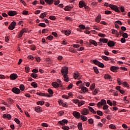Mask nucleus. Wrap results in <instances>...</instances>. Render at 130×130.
I'll list each match as a JSON object with an SVG mask.
<instances>
[{
  "label": "nucleus",
  "mask_w": 130,
  "mask_h": 130,
  "mask_svg": "<svg viewBox=\"0 0 130 130\" xmlns=\"http://www.w3.org/2000/svg\"><path fill=\"white\" fill-rule=\"evenodd\" d=\"M30 47L31 50H35V49H36V46H35L34 45L30 46Z\"/></svg>",
  "instance_id": "5fc2aeb1"
},
{
  "label": "nucleus",
  "mask_w": 130,
  "mask_h": 130,
  "mask_svg": "<svg viewBox=\"0 0 130 130\" xmlns=\"http://www.w3.org/2000/svg\"><path fill=\"white\" fill-rule=\"evenodd\" d=\"M74 78H75V80L76 79H78V78H79V77H80V73H79V72L75 73L74 74Z\"/></svg>",
  "instance_id": "bb28decb"
},
{
  "label": "nucleus",
  "mask_w": 130,
  "mask_h": 130,
  "mask_svg": "<svg viewBox=\"0 0 130 130\" xmlns=\"http://www.w3.org/2000/svg\"><path fill=\"white\" fill-rule=\"evenodd\" d=\"M103 109H104V110H106V109H108V105H105L103 107Z\"/></svg>",
  "instance_id": "e2e57ef3"
},
{
  "label": "nucleus",
  "mask_w": 130,
  "mask_h": 130,
  "mask_svg": "<svg viewBox=\"0 0 130 130\" xmlns=\"http://www.w3.org/2000/svg\"><path fill=\"white\" fill-rule=\"evenodd\" d=\"M14 121H15V122H16V123H17V124H20V120H19V119L15 118L14 119Z\"/></svg>",
  "instance_id": "37998d69"
},
{
  "label": "nucleus",
  "mask_w": 130,
  "mask_h": 130,
  "mask_svg": "<svg viewBox=\"0 0 130 130\" xmlns=\"http://www.w3.org/2000/svg\"><path fill=\"white\" fill-rule=\"evenodd\" d=\"M73 7L67 6L64 8V11H71V9H73Z\"/></svg>",
  "instance_id": "473e14b6"
},
{
  "label": "nucleus",
  "mask_w": 130,
  "mask_h": 130,
  "mask_svg": "<svg viewBox=\"0 0 130 130\" xmlns=\"http://www.w3.org/2000/svg\"><path fill=\"white\" fill-rule=\"evenodd\" d=\"M47 32H48V29L45 28V29H43L42 30V33L43 34H44V33H47Z\"/></svg>",
  "instance_id": "09e8293b"
},
{
  "label": "nucleus",
  "mask_w": 130,
  "mask_h": 130,
  "mask_svg": "<svg viewBox=\"0 0 130 130\" xmlns=\"http://www.w3.org/2000/svg\"><path fill=\"white\" fill-rule=\"evenodd\" d=\"M93 63L98 66L100 68H104V64L103 63H101V62L97 60V59L93 60Z\"/></svg>",
  "instance_id": "f03ea898"
},
{
  "label": "nucleus",
  "mask_w": 130,
  "mask_h": 130,
  "mask_svg": "<svg viewBox=\"0 0 130 130\" xmlns=\"http://www.w3.org/2000/svg\"><path fill=\"white\" fill-rule=\"evenodd\" d=\"M62 75H68L69 74V68L68 67H63L61 70Z\"/></svg>",
  "instance_id": "7ed1b4c3"
},
{
  "label": "nucleus",
  "mask_w": 130,
  "mask_h": 130,
  "mask_svg": "<svg viewBox=\"0 0 130 130\" xmlns=\"http://www.w3.org/2000/svg\"><path fill=\"white\" fill-rule=\"evenodd\" d=\"M16 25L17 23L15 21H13L10 24L8 29H9V30H14Z\"/></svg>",
  "instance_id": "39448f33"
},
{
  "label": "nucleus",
  "mask_w": 130,
  "mask_h": 130,
  "mask_svg": "<svg viewBox=\"0 0 130 130\" xmlns=\"http://www.w3.org/2000/svg\"><path fill=\"white\" fill-rule=\"evenodd\" d=\"M71 33H72V31H71V30H67L65 31L64 34H65V35L69 36V35H70L71 34Z\"/></svg>",
  "instance_id": "e433bc0d"
},
{
  "label": "nucleus",
  "mask_w": 130,
  "mask_h": 130,
  "mask_svg": "<svg viewBox=\"0 0 130 130\" xmlns=\"http://www.w3.org/2000/svg\"><path fill=\"white\" fill-rule=\"evenodd\" d=\"M48 92L49 93H50V95H52L53 94V91H52V89L50 88L48 89Z\"/></svg>",
  "instance_id": "49530a36"
},
{
  "label": "nucleus",
  "mask_w": 130,
  "mask_h": 130,
  "mask_svg": "<svg viewBox=\"0 0 130 130\" xmlns=\"http://www.w3.org/2000/svg\"><path fill=\"white\" fill-rule=\"evenodd\" d=\"M89 42L91 44H93V45H94V46H97V42H96V41H93V40H90Z\"/></svg>",
  "instance_id": "cd10ccee"
},
{
  "label": "nucleus",
  "mask_w": 130,
  "mask_h": 130,
  "mask_svg": "<svg viewBox=\"0 0 130 130\" xmlns=\"http://www.w3.org/2000/svg\"><path fill=\"white\" fill-rule=\"evenodd\" d=\"M12 92H13V93H15V94H20V89L17 88V87H13L12 88Z\"/></svg>",
  "instance_id": "9d476101"
},
{
  "label": "nucleus",
  "mask_w": 130,
  "mask_h": 130,
  "mask_svg": "<svg viewBox=\"0 0 130 130\" xmlns=\"http://www.w3.org/2000/svg\"><path fill=\"white\" fill-rule=\"evenodd\" d=\"M120 41H121V43H125V41H126L125 38H121Z\"/></svg>",
  "instance_id": "0e129e2a"
},
{
  "label": "nucleus",
  "mask_w": 130,
  "mask_h": 130,
  "mask_svg": "<svg viewBox=\"0 0 130 130\" xmlns=\"http://www.w3.org/2000/svg\"><path fill=\"white\" fill-rule=\"evenodd\" d=\"M107 102L109 104V105H110V106H112L113 103H112V102H111V101L110 100H108L107 101Z\"/></svg>",
  "instance_id": "052dcab7"
},
{
  "label": "nucleus",
  "mask_w": 130,
  "mask_h": 130,
  "mask_svg": "<svg viewBox=\"0 0 130 130\" xmlns=\"http://www.w3.org/2000/svg\"><path fill=\"white\" fill-rule=\"evenodd\" d=\"M46 15H47V14L46 13V12H44V13H42L41 15H40V18L41 19H44V18H45V17H46Z\"/></svg>",
  "instance_id": "5701e85b"
},
{
  "label": "nucleus",
  "mask_w": 130,
  "mask_h": 130,
  "mask_svg": "<svg viewBox=\"0 0 130 130\" xmlns=\"http://www.w3.org/2000/svg\"><path fill=\"white\" fill-rule=\"evenodd\" d=\"M39 26L40 27H46V24H45V23H41L40 24H39Z\"/></svg>",
  "instance_id": "a18cd8bd"
},
{
  "label": "nucleus",
  "mask_w": 130,
  "mask_h": 130,
  "mask_svg": "<svg viewBox=\"0 0 130 130\" xmlns=\"http://www.w3.org/2000/svg\"><path fill=\"white\" fill-rule=\"evenodd\" d=\"M37 95H38L39 96H44V97H51V95L48 94V93L42 92H37Z\"/></svg>",
  "instance_id": "1a4fd4ad"
},
{
  "label": "nucleus",
  "mask_w": 130,
  "mask_h": 130,
  "mask_svg": "<svg viewBox=\"0 0 130 130\" xmlns=\"http://www.w3.org/2000/svg\"><path fill=\"white\" fill-rule=\"evenodd\" d=\"M102 58L104 59V60L108 61L109 60V58L106 56L102 55Z\"/></svg>",
  "instance_id": "7c9ffc66"
},
{
  "label": "nucleus",
  "mask_w": 130,
  "mask_h": 130,
  "mask_svg": "<svg viewBox=\"0 0 130 130\" xmlns=\"http://www.w3.org/2000/svg\"><path fill=\"white\" fill-rule=\"evenodd\" d=\"M45 3L48 5H52L53 4V0H45Z\"/></svg>",
  "instance_id": "a878e982"
},
{
  "label": "nucleus",
  "mask_w": 130,
  "mask_h": 130,
  "mask_svg": "<svg viewBox=\"0 0 130 130\" xmlns=\"http://www.w3.org/2000/svg\"><path fill=\"white\" fill-rule=\"evenodd\" d=\"M69 51L70 52H72L73 53H77V51L75 50V49H74V48H72V47H70L69 48Z\"/></svg>",
  "instance_id": "2f4dec72"
},
{
  "label": "nucleus",
  "mask_w": 130,
  "mask_h": 130,
  "mask_svg": "<svg viewBox=\"0 0 130 130\" xmlns=\"http://www.w3.org/2000/svg\"><path fill=\"white\" fill-rule=\"evenodd\" d=\"M85 104V101H82L81 102H78V106L79 107H81L82 105H84Z\"/></svg>",
  "instance_id": "c756f323"
},
{
  "label": "nucleus",
  "mask_w": 130,
  "mask_h": 130,
  "mask_svg": "<svg viewBox=\"0 0 130 130\" xmlns=\"http://www.w3.org/2000/svg\"><path fill=\"white\" fill-rule=\"evenodd\" d=\"M47 39H48V40H52V39H53V36L50 35L47 37Z\"/></svg>",
  "instance_id": "4d7b16f0"
},
{
  "label": "nucleus",
  "mask_w": 130,
  "mask_h": 130,
  "mask_svg": "<svg viewBox=\"0 0 130 130\" xmlns=\"http://www.w3.org/2000/svg\"><path fill=\"white\" fill-rule=\"evenodd\" d=\"M3 117L4 118H6V117H7L8 119L10 120L12 118V116L10 114H5L3 115Z\"/></svg>",
  "instance_id": "2eb2a0df"
},
{
  "label": "nucleus",
  "mask_w": 130,
  "mask_h": 130,
  "mask_svg": "<svg viewBox=\"0 0 130 130\" xmlns=\"http://www.w3.org/2000/svg\"><path fill=\"white\" fill-rule=\"evenodd\" d=\"M109 8H110L111 10L115 11V12H117V13H120V11L118 9V7L114 5L110 4Z\"/></svg>",
  "instance_id": "f257e3e1"
},
{
  "label": "nucleus",
  "mask_w": 130,
  "mask_h": 130,
  "mask_svg": "<svg viewBox=\"0 0 130 130\" xmlns=\"http://www.w3.org/2000/svg\"><path fill=\"white\" fill-rule=\"evenodd\" d=\"M49 19L52 20H54L56 19V17L55 16H49Z\"/></svg>",
  "instance_id": "3c124183"
},
{
  "label": "nucleus",
  "mask_w": 130,
  "mask_h": 130,
  "mask_svg": "<svg viewBox=\"0 0 130 130\" xmlns=\"http://www.w3.org/2000/svg\"><path fill=\"white\" fill-rule=\"evenodd\" d=\"M63 78L65 82H69V76H68V74H64L63 75Z\"/></svg>",
  "instance_id": "b1692460"
},
{
  "label": "nucleus",
  "mask_w": 130,
  "mask_h": 130,
  "mask_svg": "<svg viewBox=\"0 0 130 130\" xmlns=\"http://www.w3.org/2000/svg\"><path fill=\"white\" fill-rule=\"evenodd\" d=\"M104 79H105L106 80V79L110 80V79H111V76H110V75L106 74V75H105Z\"/></svg>",
  "instance_id": "4be33fe9"
},
{
  "label": "nucleus",
  "mask_w": 130,
  "mask_h": 130,
  "mask_svg": "<svg viewBox=\"0 0 130 130\" xmlns=\"http://www.w3.org/2000/svg\"><path fill=\"white\" fill-rule=\"evenodd\" d=\"M73 115L74 116V117L77 118L78 119H79V118H80V117H81V114H80L79 112L77 111L73 112Z\"/></svg>",
  "instance_id": "0eeeda50"
},
{
  "label": "nucleus",
  "mask_w": 130,
  "mask_h": 130,
  "mask_svg": "<svg viewBox=\"0 0 130 130\" xmlns=\"http://www.w3.org/2000/svg\"><path fill=\"white\" fill-rule=\"evenodd\" d=\"M88 122H89V123L90 124H93V119H92V118L89 119L88 120Z\"/></svg>",
  "instance_id": "603ef678"
},
{
  "label": "nucleus",
  "mask_w": 130,
  "mask_h": 130,
  "mask_svg": "<svg viewBox=\"0 0 130 130\" xmlns=\"http://www.w3.org/2000/svg\"><path fill=\"white\" fill-rule=\"evenodd\" d=\"M79 28H80V29H82V30H84V29L86 28V27L85 26V25H83V24H80L79 25Z\"/></svg>",
  "instance_id": "79ce46f5"
},
{
  "label": "nucleus",
  "mask_w": 130,
  "mask_h": 130,
  "mask_svg": "<svg viewBox=\"0 0 130 130\" xmlns=\"http://www.w3.org/2000/svg\"><path fill=\"white\" fill-rule=\"evenodd\" d=\"M25 69L26 73H29V72H30V68L29 67H25Z\"/></svg>",
  "instance_id": "13d9d810"
},
{
  "label": "nucleus",
  "mask_w": 130,
  "mask_h": 130,
  "mask_svg": "<svg viewBox=\"0 0 130 130\" xmlns=\"http://www.w3.org/2000/svg\"><path fill=\"white\" fill-rule=\"evenodd\" d=\"M21 31L22 32V33L23 34H24V33H26V32L28 31V28H23Z\"/></svg>",
  "instance_id": "a19ab883"
},
{
  "label": "nucleus",
  "mask_w": 130,
  "mask_h": 130,
  "mask_svg": "<svg viewBox=\"0 0 130 130\" xmlns=\"http://www.w3.org/2000/svg\"><path fill=\"white\" fill-rule=\"evenodd\" d=\"M30 77H31V78H34V79H36V78L38 77V75L36 73H32L30 75Z\"/></svg>",
  "instance_id": "c85d7f7f"
},
{
  "label": "nucleus",
  "mask_w": 130,
  "mask_h": 130,
  "mask_svg": "<svg viewBox=\"0 0 130 130\" xmlns=\"http://www.w3.org/2000/svg\"><path fill=\"white\" fill-rule=\"evenodd\" d=\"M93 69L95 74H99V70H98V68H97V67H94Z\"/></svg>",
  "instance_id": "f704fd0d"
},
{
  "label": "nucleus",
  "mask_w": 130,
  "mask_h": 130,
  "mask_svg": "<svg viewBox=\"0 0 130 130\" xmlns=\"http://www.w3.org/2000/svg\"><path fill=\"white\" fill-rule=\"evenodd\" d=\"M84 84H82V87H81L80 88L81 89V90L82 92H80V93H86L88 91V88L87 87H84Z\"/></svg>",
  "instance_id": "9b49d317"
},
{
  "label": "nucleus",
  "mask_w": 130,
  "mask_h": 130,
  "mask_svg": "<svg viewBox=\"0 0 130 130\" xmlns=\"http://www.w3.org/2000/svg\"><path fill=\"white\" fill-rule=\"evenodd\" d=\"M18 78V75L16 73L11 74L10 76V80H16Z\"/></svg>",
  "instance_id": "6e6552de"
},
{
  "label": "nucleus",
  "mask_w": 130,
  "mask_h": 130,
  "mask_svg": "<svg viewBox=\"0 0 130 130\" xmlns=\"http://www.w3.org/2000/svg\"><path fill=\"white\" fill-rule=\"evenodd\" d=\"M99 91V90L96 88L93 92V95H96L97 93Z\"/></svg>",
  "instance_id": "6e6d98bb"
},
{
  "label": "nucleus",
  "mask_w": 130,
  "mask_h": 130,
  "mask_svg": "<svg viewBox=\"0 0 130 130\" xmlns=\"http://www.w3.org/2000/svg\"><path fill=\"white\" fill-rule=\"evenodd\" d=\"M90 90H94L95 89V83H93L90 87Z\"/></svg>",
  "instance_id": "864d4df0"
},
{
  "label": "nucleus",
  "mask_w": 130,
  "mask_h": 130,
  "mask_svg": "<svg viewBox=\"0 0 130 130\" xmlns=\"http://www.w3.org/2000/svg\"><path fill=\"white\" fill-rule=\"evenodd\" d=\"M118 67H114V66H112L110 68V70L111 72H115L116 70H118Z\"/></svg>",
  "instance_id": "a211bd4d"
},
{
  "label": "nucleus",
  "mask_w": 130,
  "mask_h": 130,
  "mask_svg": "<svg viewBox=\"0 0 130 130\" xmlns=\"http://www.w3.org/2000/svg\"><path fill=\"white\" fill-rule=\"evenodd\" d=\"M118 31L114 29H112V34H116Z\"/></svg>",
  "instance_id": "680f3d73"
},
{
  "label": "nucleus",
  "mask_w": 130,
  "mask_h": 130,
  "mask_svg": "<svg viewBox=\"0 0 130 130\" xmlns=\"http://www.w3.org/2000/svg\"><path fill=\"white\" fill-rule=\"evenodd\" d=\"M43 105L44 104V101H39L37 102V105Z\"/></svg>",
  "instance_id": "de8ad7c7"
},
{
  "label": "nucleus",
  "mask_w": 130,
  "mask_h": 130,
  "mask_svg": "<svg viewBox=\"0 0 130 130\" xmlns=\"http://www.w3.org/2000/svg\"><path fill=\"white\" fill-rule=\"evenodd\" d=\"M123 85L124 87H127V88L129 87V85L126 82H123Z\"/></svg>",
  "instance_id": "ea45409f"
},
{
  "label": "nucleus",
  "mask_w": 130,
  "mask_h": 130,
  "mask_svg": "<svg viewBox=\"0 0 130 130\" xmlns=\"http://www.w3.org/2000/svg\"><path fill=\"white\" fill-rule=\"evenodd\" d=\"M31 86H32V87H34V88H37L38 87L37 83H36V82H32L31 84Z\"/></svg>",
  "instance_id": "c9c22d12"
},
{
  "label": "nucleus",
  "mask_w": 130,
  "mask_h": 130,
  "mask_svg": "<svg viewBox=\"0 0 130 130\" xmlns=\"http://www.w3.org/2000/svg\"><path fill=\"white\" fill-rule=\"evenodd\" d=\"M78 128L79 130H83V124L82 123H79L78 124Z\"/></svg>",
  "instance_id": "393cba45"
},
{
  "label": "nucleus",
  "mask_w": 130,
  "mask_h": 130,
  "mask_svg": "<svg viewBox=\"0 0 130 130\" xmlns=\"http://www.w3.org/2000/svg\"><path fill=\"white\" fill-rule=\"evenodd\" d=\"M79 6L80 8H83V7H85V3L84 1H80L79 2Z\"/></svg>",
  "instance_id": "412c9836"
},
{
  "label": "nucleus",
  "mask_w": 130,
  "mask_h": 130,
  "mask_svg": "<svg viewBox=\"0 0 130 130\" xmlns=\"http://www.w3.org/2000/svg\"><path fill=\"white\" fill-rule=\"evenodd\" d=\"M101 102L103 105H105V104H106V101L105 100H101Z\"/></svg>",
  "instance_id": "69168bd1"
},
{
  "label": "nucleus",
  "mask_w": 130,
  "mask_h": 130,
  "mask_svg": "<svg viewBox=\"0 0 130 130\" xmlns=\"http://www.w3.org/2000/svg\"><path fill=\"white\" fill-rule=\"evenodd\" d=\"M84 115H80V118H81V120H83V121H87V119H88V118H87V117H86Z\"/></svg>",
  "instance_id": "dca6fc26"
},
{
  "label": "nucleus",
  "mask_w": 130,
  "mask_h": 130,
  "mask_svg": "<svg viewBox=\"0 0 130 130\" xmlns=\"http://www.w3.org/2000/svg\"><path fill=\"white\" fill-rule=\"evenodd\" d=\"M88 108L89 109L88 110H89V111H90V112H92V113H93V114H96V111H95V110H94V109H93V108L88 106Z\"/></svg>",
  "instance_id": "f3484780"
},
{
  "label": "nucleus",
  "mask_w": 130,
  "mask_h": 130,
  "mask_svg": "<svg viewBox=\"0 0 130 130\" xmlns=\"http://www.w3.org/2000/svg\"><path fill=\"white\" fill-rule=\"evenodd\" d=\"M101 21V15H99L95 18V21L97 23H99Z\"/></svg>",
  "instance_id": "6ab92c4d"
},
{
  "label": "nucleus",
  "mask_w": 130,
  "mask_h": 130,
  "mask_svg": "<svg viewBox=\"0 0 130 130\" xmlns=\"http://www.w3.org/2000/svg\"><path fill=\"white\" fill-rule=\"evenodd\" d=\"M52 86L56 89L59 87V84L56 82H54L52 83Z\"/></svg>",
  "instance_id": "ddd939ff"
},
{
  "label": "nucleus",
  "mask_w": 130,
  "mask_h": 130,
  "mask_svg": "<svg viewBox=\"0 0 130 130\" xmlns=\"http://www.w3.org/2000/svg\"><path fill=\"white\" fill-rule=\"evenodd\" d=\"M19 88L21 91H24L25 90V86L23 84L20 85Z\"/></svg>",
  "instance_id": "58836bf2"
},
{
  "label": "nucleus",
  "mask_w": 130,
  "mask_h": 130,
  "mask_svg": "<svg viewBox=\"0 0 130 130\" xmlns=\"http://www.w3.org/2000/svg\"><path fill=\"white\" fill-rule=\"evenodd\" d=\"M52 35H53V36H54V37H58V35H57V33H56V32H52Z\"/></svg>",
  "instance_id": "774afa93"
},
{
  "label": "nucleus",
  "mask_w": 130,
  "mask_h": 130,
  "mask_svg": "<svg viewBox=\"0 0 130 130\" xmlns=\"http://www.w3.org/2000/svg\"><path fill=\"white\" fill-rule=\"evenodd\" d=\"M90 113V111L87 108H84L81 111V114L82 115H88Z\"/></svg>",
  "instance_id": "20e7f679"
},
{
  "label": "nucleus",
  "mask_w": 130,
  "mask_h": 130,
  "mask_svg": "<svg viewBox=\"0 0 130 130\" xmlns=\"http://www.w3.org/2000/svg\"><path fill=\"white\" fill-rule=\"evenodd\" d=\"M8 101L9 102V103H10L11 104H13V103H14V100H13V99L10 98L8 99Z\"/></svg>",
  "instance_id": "8fccbe9b"
},
{
  "label": "nucleus",
  "mask_w": 130,
  "mask_h": 130,
  "mask_svg": "<svg viewBox=\"0 0 130 130\" xmlns=\"http://www.w3.org/2000/svg\"><path fill=\"white\" fill-rule=\"evenodd\" d=\"M109 128H111L112 129H116V127L115 125L111 124L109 125Z\"/></svg>",
  "instance_id": "72a5a7b5"
},
{
  "label": "nucleus",
  "mask_w": 130,
  "mask_h": 130,
  "mask_svg": "<svg viewBox=\"0 0 130 130\" xmlns=\"http://www.w3.org/2000/svg\"><path fill=\"white\" fill-rule=\"evenodd\" d=\"M100 42L103 43H107L108 42V39H100Z\"/></svg>",
  "instance_id": "aec40b11"
},
{
  "label": "nucleus",
  "mask_w": 130,
  "mask_h": 130,
  "mask_svg": "<svg viewBox=\"0 0 130 130\" xmlns=\"http://www.w3.org/2000/svg\"><path fill=\"white\" fill-rule=\"evenodd\" d=\"M122 37L123 38H127V37H128V35L126 33H124L122 35Z\"/></svg>",
  "instance_id": "bf43d9fd"
},
{
  "label": "nucleus",
  "mask_w": 130,
  "mask_h": 130,
  "mask_svg": "<svg viewBox=\"0 0 130 130\" xmlns=\"http://www.w3.org/2000/svg\"><path fill=\"white\" fill-rule=\"evenodd\" d=\"M96 113L98 115H100V116H102V115H103V112L101 111L98 110Z\"/></svg>",
  "instance_id": "4c0bfd02"
},
{
  "label": "nucleus",
  "mask_w": 130,
  "mask_h": 130,
  "mask_svg": "<svg viewBox=\"0 0 130 130\" xmlns=\"http://www.w3.org/2000/svg\"><path fill=\"white\" fill-rule=\"evenodd\" d=\"M28 11H26V10H24L23 12H22V15H28Z\"/></svg>",
  "instance_id": "338daca9"
},
{
  "label": "nucleus",
  "mask_w": 130,
  "mask_h": 130,
  "mask_svg": "<svg viewBox=\"0 0 130 130\" xmlns=\"http://www.w3.org/2000/svg\"><path fill=\"white\" fill-rule=\"evenodd\" d=\"M108 46L109 47H113V46H115V43L113 41H110L108 43Z\"/></svg>",
  "instance_id": "f8f14e48"
},
{
  "label": "nucleus",
  "mask_w": 130,
  "mask_h": 130,
  "mask_svg": "<svg viewBox=\"0 0 130 130\" xmlns=\"http://www.w3.org/2000/svg\"><path fill=\"white\" fill-rule=\"evenodd\" d=\"M62 129L64 130H69L70 129V127H69L68 126H63L62 127Z\"/></svg>",
  "instance_id": "c03bdc74"
},
{
  "label": "nucleus",
  "mask_w": 130,
  "mask_h": 130,
  "mask_svg": "<svg viewBox=\"0 0 130 130\" xmlns=\"http://www.w3.org/2000/svg\"><path fill=\"white\" fill-rule=\"evenodd\" d=\"M8 16L10 17H14V16H16L17 15V11H10L8 13Z\"/></svg>",
  "instance_id": "423d86ee"
},
{
  "label": "nucleus",
  "mask_w": 130,
  "mask_h": 130,
  "mask_svg": "<svg viewBox=\"0 0 130 130\" xmlns=\"http://www.w3.org/2000/svg\"><path fill=\"white\" fill-rule=\"evenodd\" d=\"M35 111L36 112L39 113V112H42V109H41V107L40 106L36 107L35 108Z\"/></svg>",
  "instance_id": "4468645a"
}]
</instances>
